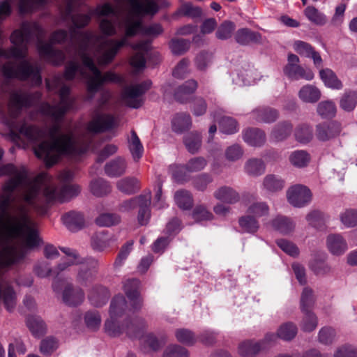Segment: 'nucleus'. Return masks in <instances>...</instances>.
<instances>
[{"label": "nucleus", "instance_id": "1", "mask_svg": "<svg viewBox=\"0 0 357 357\" xmlns=\"http://www.w3.org/2000/svg\"><path fill=\"white\" fill-rule=\"evenodd\" d=\"M40 98L41 93L38 91L13 93L8 106V114L0 107L1 122L9 128L10 134L14 139L22 135L33 143L36 156L43 159L47 167H52L61 157L78 159L89 150L91 142L81 144L75 139L72 133H61L60 121L63 119L56 120L50 116L54 123L47 131L50 141L45 139L46 132L43 129L25 122L19 123L17 121L23 107H31Z\"/></svg>", "mask_w": 357, "mask_h": 357}, {"label": "nucleus", "instance_id": "2", "mask_svg": "<svg viewBox=\"0 0 357 357\" xmlns=\"http://www.w3.org/2000/svg\"><path fill=\"white\" fill-rule=\"evenodd\" d=\"M74 177L69 170L61 172L58 177L59 186L52 183L51 177L46 172H41L33 179L29 191L26 195V202L39 214L44 215L49 204L57 201L63 203L77 197L81 191L76 184H70Z\"/></svg>", "mask_w": 357, "mask_h": 357}, {"label": "nucleus", "instance_id": "3", "mask_svg": "<svg viewBox=\"0 0 357 357\" xmlns=\"http://www.w3.org/2000/svg\"><path fill=\"white\" fill-rule=\"evenodd\" d=\"M1 175H12L3 186V195L0 197V245L6 246V250H12L13 248L8 245L9 241L20 235L22 231V225L15 218H12L8 209L13 201L14 190L22 187L24 189L23 198L25 202L31 206L26 200V195L33 180L29 178L26 170L19 169L13 164H7L0 168Z\"/></svg>", "mask_w": 357, "mask_h": 357}, {"label": "nucleus", "instance_id": "4", "mask_svg": "<svg viewBox=\"0 0 357 357\" xmlns=\"http://www.w3.org/2000/svg\"><path fill=\"white\" fill-rule=\"evenodd\" d=\"M38 31L37 26L25 22L21 30H14L10 37L13 46L7 50L0 48V56L5 59H17L21 60L17 65L13 62H6L1 67V73L6 79H17L21 81L31 80L32 84L39 86L42 84L40 68L38 65H33L26 58V48L20 47L19 45H24L29 39L33 31Z\"/></svg>", "mask_w": 357, "mask_h": 357}, {"label": "nucleus", "instance_id": "5", "mask_svg": "<svg viewBox=\"0 0 357 357\" xmlns=\"http://www.w3.org/2000/svg\"><path fill=\"white\" fill-rule=\"evenodd\" d=\"M128 310L126 298L121 294L114 296L109 306V319L105 323L106 333L112 337L119 336L125 333L130 338H141L147 328L146 320L142 317H137L132 321L128 319L121 324L119 319L123 317Z\"/></svg>", "mask_w": 357, "mask_h": 357}, {"label": "nucleus", "instance_id": "6", "mask_svg": "<svg viewBox=\"0 0 357 357\" xmlns=\"http://www.w3.org/2000/svg\"><path fill=\"white\" fill-rule=\"evenodd\" d=\"M25 22L29 23L31 25L34 24L37 26L39 29V31L38 32L34 30L31 31L29 40L24 45H19L18 46L20 47H26L27 54L29 44L31 41L36 40L38 42V50L40 56L47 62L53 64L54 66L62 65L66 59V55L62 50L54 48L52 43L63 44L68 38H70V40L71 30L73 29H75V31L78 33H82V31H77V29L78 28H76L75 26L70 29V33H68L66 30L64 29H59L52 33L50 37L51 43H45L42 42V40L45 36V31L38 22L24 21L21 24L20 28L17 29V30H21L22 24ZM73 25L74 24H73ZM77 46V45H76L75 43L74 45L72 46L70 40L69 41L70 48H75Z\"/></svg>", "mask_w": 357, "mask_h": 357}, {"label": "nucleus", "instance_id": "7", "mask_svg": "<svg viewBox=\"0 0 357 357\" xmlns=\"http://www.w3.org/2000/svg\"><path fill=\"white\" fill-rule=\"evenodd\" d=\"M142 29L141 20H133L130 17L126 19L124 37L120 40L107 39L98 45L96 53L99 64L108 65L112 63L119 50L128 45V38L136 36L139 31H142Z\"/></svg>", "mask_w": 357, "mask_h": 357}, {"label": "nucleus", "instance_id": "8", "mask_svg": "<svg viewBox=\"0 0 357 357\" xmlns=\"http://www.w3.org/2000/svg\"><path fill=\"white\" fill-rule=\"evenodd\" d=\"M78 0H67L65 8V15L70 18L72 23L76 28H84L91 21L93 15L109 16L110 15L116 16L117 12L115 8L109 3H105L98 5L96 9L90 10L87 14H73Z\"/></svg>", "mask_w": 357, "mask_h": 357}, {"label": "nucleus", "instance_id": "9", "mask_svg": "<svg viewBox=\"0 0 357 357\" xmlns=\"http://www.w3.org/2000/svg\"><path fill=\"white\" fill-rule=\"evenodd\" d=\"M77 36V46L75 47L78 56L81 58L83 65L91 70L95 66L93 58L89 55L91 47L98 45L100 41V36L93 31H83L78 33L75 29L71 30V45H74V40Z\"/></svg>", "mask_w": 357, "mask_h": 357}, {"label": "nucleus", "instance_id": "10", "mask_svg": "<svg viewBox=\"0 0 357 357\" xmlns=\"http://www.w3.org/2000/svg\"><path fill=\"white\" fill-rule=\"evenodd\" d=\"M70 88L63 85L59 91L60 102L52 105L48 102H43L39 107V112L46 116H53L56 120L63 118L66 113L73 108L74 100L70 97Z\"/></svg>", "mask_w": 357, "mask_h": 357}, {"label": "nucleus", "instance_id": "11", "mask_svg": "<svg viewBox=\"0 0 357 357\" xmlns=\"http://www.w3.org/2000/svg\"><path fill=\"white\" fill-rule=\"evenodd\" d=\"M151 80H145L139 84L126 86L121 93L123 102L129 107L138 109L144 103L143 95L151 88Z\"/></svg>", "mask_w": 357, "mask_h": 357}, {"label": "nucleus", "instance_id": "12", "mask_svg": "<svg viewBox=\"0 0 357 357\" xmlns=\"http://www.w3.org/2000/svg\"><path fill=\"white\" fill-rule=\"evenodd\" d=\"M299 57L292 53L287 56V63L283 68L284 75L291 80L301 79L310 81L314 78L313 72L309 68H304L299 65Z\"/></svg>", "mask_w": 357, "mask_h": 357}, {"label": "nucleus", "instance_id": "13", "mask_svg": "<svg viewBox=\"0 0 357 357\" xmlns=\"http://www.w3.org/2000/svg\"><path fill=\"white\" fill-rule=\"evenodd\" d=\"M75 264L80 265L76 277L77 282L86 286L95 280L99 266L98 259L89 257L82 259L81 261H77Z\"/></svg>", "mask_w": 357, "mask_h": 357}, {"label": "nucleus", "instance_id": "14", "mask_svg": "<svg viewBox=\"0 0 357 357\" xmlns=\"http://www.w3.org/2000/svg\"><path fill=\"white\" fill-rule=\"evenodd\" d=\"M116 126V119L113 115L98 112L87 123L86 130L89 132L98 134L110 130Z\"/></svg>", "mask_w": 357, "mask_h": 357}, {"label": "nucleus", "instance_id": "15", "mask_svg": "<svg viewBox=\"0 0 357 357\" xmlns=\"http://www.w3.org/2000/svg\"><path fill=\"white\" fill-rule=\"evenodd\" d=\"M287 197L288 202L293 206L301 208L310 202L312 193L306 186L296 185L288 190Z\"/></svg>", "mask_w": 357, "mask_h": 357}, {"label": "nucleus", "instance_id": "16", "mask_svg": "<svg viewBox=\"0 0 357 357\" xmlns=\"http://www.w3.org/2000/svg\"><path fill=\"white\" fill-rule=\"evenodd\" d=\"M341 132V123L335 121L318 123L315 128L316 138L322 142L330 141L338 137Z\"/></svg>", "mask_w": 357, "mask_h": 357}, {"label": "nucleus", "instance_id": "17", "mask_svg": "<svg viewBox=\"0 0 357 357\" xmlns=\"http://www.w3.org/2000/svg\"><path fill=\"white\" fill-rule=\"evenodd\" d=\"M234 38L236 42L242 45L248 46L251 43L264 45L266 39L257 31H254L248 28H241L236 31Z\"/></svg>", "mask_w": 357, "mask_h": 357}, {"label": "nucleus", "instance_id": "18", "mask_svg": "<svg viewBox=\"0 0 357 357\" xmlns=\"http://www.w3.org/2000/svg\"><path fill=\"white\" fill-rule=\"evenodd\" d=\"M132 14L137 17H144L147 15H154L158 11V6L153 1L128 0Z\"/></svg>", "mask_w": 357, "mask_h": 357}, {"label": "nucleus", "instance_id": "19", "mask_svg": "<svg viewBox=\"0 0 357 357\" xmlns=\"http://www.w3.org/2000/svg\"><path fill=\"white\" fill-rule=\"evenodd\" d=\"M84 299V291L79 287H75L73 284L66 285L62 293L63 302L71 307L80 305Z\"/></svg>", "mask_w": 357, "mask_h": 357}, {"label": "nucleus", "instance_id": "20", "mask_svg": "<svg viewBox=\"0 0 357 357\" xmlns=\"http://www.w3.org/2000/svg\"><path fill=\"white\" fill-rule=\"evenodd\" d=\"M61 220L63 225L72 232L81 230L85 225L83 213L77 211H70L64 213L61 217Z\"/></svg>", "mask_w": 357, "mask_h": 357}, {"label": "nucleus", "instance_id": "21", "mask_svg": "<svg viewBox=\"0 0 357 357\" xmlns=\"http://www.w3.org/2000/svg\"><path fill=\"white\" fill-rule=\"evenodd\" d=\"M242 135L244 142L251 146L261 147L266 141L265 132L258 128H248L243 131Z\"/></svg>", "mask_w": 357, "mask_h": 357}, {"label": "nucleus", "instance_id": "22", "mask_svg": "<svg viewBox=\"0 0 357 357\" xmlns=\"http://www.w3.org/2000/svg\"><path fill=\"white\" fill-rule=\"evenodd\" d=\"M214 197L224 203L234 204L239 202L240 195L233 188L227 185L218 188L213 193Z\"/></svg>", "mask_w": 357, "mask_h": 357}, {"label": "nucleus", "instance_id": "23", "mask_svg": "<svg viewBox=\"0 0 357 357\" xmlns=\"http://www.w3.org/2000/svg\"><path fill=\"white\" fill-rule=\"evenodd\" d=\"M292 130L293 126L289 121H280L273 128L270 139L276 142L284 141L291 135Z\"/></svg>", "mask_w": 357, "mask_h": 357}, {"label": "nucleus", "instance_id": "24", "mask_svg": "<svg viewBox=\"0 0 357 357\" xmlns=\"http://www.w3.org/2000/svg\"><path fill=\"white\" fill-rule=\"evenodd\" d=\"M109 296L108 289L100 285L93 287L89 294V300L94 307H100L107 303Z\"/></svg>", "mask_w": 357, "mask_h": 357}, {"label": "nucleus", "instance_id": "25", "mask_svg": "<svg viewBox=\"0 0 357 357\" xmlns=\"http://www.w3.org/2000/svg\"><path fill=\"white\" fill-rule=\"evenodd\" d=\"M328 249L333 255H341L347 250V244L340 234H332L327 236Z\"/></svg>", "mask_w": 357, "mask_h": 357}, {"label": "nucleus", "instance_id": "26", "mask_svg": "<svg viewBox=\"0 0 357 357\" xmlns=\"http://www.w3.org/2000/svg\"><path fill=\"white\" fill-rule=\"evenodd\" d=\"M252 114L257 121L265 123H273L279 117L278 111L268 107L257 108L252 111Z\"/></svg>", "mask_w": 357, "mask_h": 357}, {"label": "nucleus", "instance_id": "27", "mask_svg": "<svg viewBox=\"0 0 357 357\" xmlns=\"http://www.w3.org/2000/svg\"><path fill=\"white\" fill-rule=\"evenodd\" d=\"M126 160L123 158L117 157L106 163L105 172L109 177H119L126 172Z\"/></svg>", "mask_w": 357, "mask_h": 357}, {"label": "nucleus", "instance_id": "28", "mask_svg": "<svg viewBox=\"0 0 357 357\" xmlns=\"http://www.w3.org/2000/svg\"><path fill=\"white\" fill-rule=\"evenodd\" d=\"M197 88V82L195 79H189L180 85L174 92V98L179 102L184 103L188 101L189 96Z\"/></svg>", "mask_w": 357, "mask_h": 357}, {"label": "nucleus", "instance_id": "29", "mask_svg": "<svg viewBox=\"0 0 357 357\" xmlns=\"http://www.w3.org/2000/svg\"><path fill=\"white\" fill-rule=\"evenodd\" d=\"M298 96L303 102L315 103L321 98V93L316 86L307 84L301 88Z\"/></svg>", "mask_w": 357, "mask_h": 357}, {"label": "nucleus", "instance_id": "30", "mask_svg": "<svg viewBox=\"0 0 357 357\" xmlns=\"http://www.w3.org/2000/svg\"><path fill=\"white\" fill-rule=\"evenodd\" d=\"M192 126V120L189 114L178 113L172 120V130L178 134L189 130Z\"/></svg>", "mask_w": 357, "mask_h": 357}, {"label": "nucleus", "instance_id": "31", "mask_svg": "<svg viewBox=\"0 0 357 357\" xmlns=\"http://www.w3.org/2000/svg\"><path fill=\"white\" fill-rule=\"evenodd\" d=\"M239 80L244 85H250L256 79V72L253 66L249 62H243L236 70Z\"/></svg>", "mask_w": 357, "mask_h": 357}, {"label": "nucleus", "instance_id": "32", "mask_svg": "<svg viewBox=\"0 0 357 357\" xmlns=\"http://www.w3.org/2000/svg\"><path fill=\"white\" fill-rule=\"evenodd\" d=\"M273 227L282 234H289L294 230L295 223L286 216L278 215L272 220Z\"/></svg>", "mask_w": 357, "mask_h": 357}, {"label": "nucleus", "instance_id": "33", "mask_svg": "<svg viewBox=\"0 0 357 357\" xmlns=\"http://www.w3.org/2000/svg\"><path fill=\"white\" fill-rule=\"evenodd\" d=\"M319 76L324 84L333 89H341L343 86L342 82L337 78L336 74L330 68L321 69Z\"/></svg>", "mask_w": 357, "mask_h": 357}, {"label": "nucleus", "instance_id": "34", "mask_svg": "<svg viewBox=\"0 0 357 357\" xmlns=\"http://www.w3.org/2000/svg\"><path fill=\"white\" fill-rule=\"evenodd\" d=\"M183 143L188 151L191 154H195L199 151L202 146V136L197 132H190L184 135Z\"/></svg>", "mask_w": 357, "mask_h": 357}, {"label": "nucleus", "instance_id": "35", "mask_svg": "<svg viewBox=\"0 0 357 357\" xmlns=\"http://www.w3.org/2000/svg\"><path fill=\"white\" fill-rule=\"evenodd\" d=\"M261 349V342L246 340L239 344L238 354L242 357H255Z\"/></svg>", "mask_w": 357, "mask_h": 357}, {"label": "nucleus", "instance_id": "36", "mask_svg": "<svg viewBox=\"0 0 357 357\" xmlns=\"http://www.w3.org/2000/svg\"><path fill=\"white\" fill-rule=\"evenodd\" d=\"M297 333V326L291 321L282 324L277 331L278 337L284 341H291L296 337Z\"/></svg>", "mask_w": 357, "mask_h": 357}, {"label": "nucleus", "instance_id": "37", "mask_svg": "<svg viewBox=\"0 0 357 357\" xmlns=\"http://www.w3.org/2000/svg\"><path fill=\"white\" fill-rule=\"evenodd\" d=\"M117 188L122 192L128 195L135 193L139 189V181L134 177H126L119 180Z\"/></svg>", "mask_w": 357, "mask_h": 357}, {"label": "nucleus", "instance_id": "38", "mask_svg": "<svg viewBox=\"0 0 357 357\" xmlns=\"http://www.w3.org/2000/svg\"><path fill=\"white\" fill-rule=\"evenodd\" d=\"M45 0H19L18 10L20 15L31 13L45 6Z\"/></svg>", "mask_w": 357, "mask_h": 357}, {"label": "nucleus", "instance_id": "39", "mask_svg": "<svg viewBox=\"0 0 357 357\" xmlns=\"http://www.w3.org/2000/svg\"><path fill=\"white\" fill-rule=\"evenodd\" d=\"M174 200L177 206L183 210L190 209L193 204L192 194L186 190L176 191L174 195Z\"/></svg>", "mask_w": 357, "mask_h": 357}, {"label": "nucleus", "instance_id": "40", "mask_svg": "<svg viewBox=\"0 0 357 357\" xmlns=\"http://www.w3.org/2000/svg\"><path fill=\"white\" fill-rule=\"evenodd\" d=\"M90 188L92 194L96 197H102L111 192L109 183L102 178L92 181Z\"/></svg>", "mask_w": 357, "mask_h": 357}, {"label": "nucleus", "instance_id": "41", "mask_svg": "<svg viewBox=\"0 0 357 357\" xmlns=\"http://www.w3.org/2000/svg\"><path fill=\"white\" fill-rule=\"evenodd\" d=\"M306 220L312 227L322 230L326 226V216L323 212L314 210L306 215Z\"/></svg>", "mask_w": 357, "mask_h": 357}, {"label": "nucleus", "instance_id": "42", "mask_svg": "<svg viewBox=\"0 0 357 357\" xmlns=\"http://www.w3.org/2000/svg\"><path fill=\"white\" fill-rule=\"evenodd\" d=\"M26 325L35 336L43 335L46 332V324L39 317H29L26 319Z\"/></svg>", "mask_w": 357, "mask_h": 357}, {"label": "nucleus", "instance_id": "43", "mask_svg": "<svg viewBox=\"0 0 357 357\" xmlns=\"http://www.w3.org/2000/svg\"><path fill=\"white\" fill-rule=\"evenodd\" d=\"M289 161L291 164L298 168L306 167L310 160V155L303 150H298L293 151L289 155Z\"/></svg>", "mask_w": 357, "mask_h": 357}, {"label": "nucleus", "instance_id": "44", "mask_svg": "<svg viewBox=\"0 0 357 357\" xmlns=\"http://www.w3.org/2000/svg\"><path fill=\"white\" fill-rule=\"evenodd\" d=\"M245 171L251 176H259L265 172V165L261 159L251 158L245 164Z\"/></svg>", "mask_w": 357, "mask_h": 357}, {"label": "nucleus", "instance_id": "45", "mask_svg": "<svg viewBox=\"0 0 357 357\" xmlns=\"http://www.w3.org/2000/svg\"><path fill=\"white\" fill-rule=\"evenodd\" d=\"M263 185L266 190L274 192L284 188V181L278 176L268 174L264 178Z\"/></svg>", "mask_w": 357, "mask_h": 357}, {"label": "nucleus", "instance_id": "46", "mask_svg": "<svg viewBox=\"0 0 357 357\" xmlns=\"http://www.w3.org/2000/svg\"><path fill=\"white\" fill-rule=\"evenodd\" d=\"M304 14L312 23L322 26L327 22L326 15L312 6H309L304 10Z\"/></svg>", "mask_w": 357, "mask_h": 357}, {"label": "nucleus", "instance_id": "47", "mask_svg": "<svg viewBox=\"0 0 357 357\" xmlns=\"http://www.w3.org/2000/svg\"><path fill=\"white\" fill-rule=\"evenodd\" d=\"M128 142L132 158L134 160L137 161L143 155L144 148L136 132L133 130L131 131V137Z\"/></svg>", "mask_w": 357, "mask_h": 357}, {"label": "nucleus", "instance_id": "48", "mask_svg": "<svg viewBox=\"0 0 357 357\" xmlns=\"http://www.w3.org/2000/svg\"><path fill=\"white\" fill-rule=\"evenodd\" d=\"M295 137L300 143L310 142L313 138L312 128L306 123L298 125L295 130Z\"/></svg>", "mask_w": 357, "mask_h": 357}, {"label": "nucleus", "instance_id": "49", "mask_svg": "<svg viewBox=\"0 0 357 357\" xmlns=\"http://www.w3.org/2000/svg\"><path fill=\"white\" fill-rule=\"evenodd\" d=\"M357 105V91H346L342 96L340 101V107L347 112L354 109Z\"/></svg>", "mask_w": 357, "mask_h": 357}, {"label": "nucleus", "instance_id": "50", "mask_svg": "<svg viewBox=\"0 0 357 357\" xmlns=\"http://www.w3.org/2000/svg\"><path fill=\"white\" fill-rule=\"evenodd\" d=\"M79 73L81 76L85 75V72L79 63L76 61H68L63 73V77L66 80H73L76 75Z\"/></svg>", "mask_w": 357, "mask_h": 357}, {"label": "nucleus", "instance_id": "51", "mask_svg": "<svg viewBox=\"0 0 357 357\" xmlns=\"http://www.w3.org/2000/svg\"><path fill=\"white\" fill-rule=\"evenodd\" d=\"M202 15V9L198 6H194L191 3L183 4L174 14V15H182L192 19L199 18Z\"/></svg>", "mask_w": 357, "mask_h": 357}, {"label": "nucleus", "instance_id": "52", "mask_svg": "<svg viewBox=\"0 0 357 357\" xmlns=\"http://www.w3.org/2000/svg\"><path fill=\"white\" fill-rule=\"evenodd\" d=\"M241 228L245 232L254 234L259 228V224L256 218L250 215L242 216L238 220Z\"/></svg>", "mask_w": 357, "mask_h": 357}, {"label": "nucleus", "instance_id": "53", "mask_svg": "<svg viewBox=\"0 0 357 357\" xmlns=\"http://www.w3.org/2000/svg\"><path fill=\"white\" fill-rule=\"evenodd\" d=\"M317 112L323 119L332 118L336 114V107L331 100L321 101L317 105Z\"/></svg>", "mask_w": 357, "mask_h": 357}, {"label": "nucleus", "instance_id": "54", "mask_svg": "<svg viewBox=\"0 0 357 357\" xmlns=\"http://www.w3.org/2000/svg\"><path fill=\"white\" fill-rule=\"evenodd\" d=\"M313 291L309 287H305L301 297V309L303 312H312L311 309L314 304Z\"/></svg>", "mask_w": 357, "mask_h": 357}, {"label": "nucleus", "instance_id": "55", "mask_svg": "<svg viewBox=\"0 0 357 357\" xmlns=\"http://www.w3.org/2000/svg\"><path fill=\"white\" fill-rule=\"evenodd\" d=\"M213 181V178L209 173H202L192 179V185L198 191H205L208 185Z\"/></svg>", "mask_w": 357, "mask_h": 357}, {"label": "nucleus", "instance_id": "56", "mask_svg": "<svg viewBox=\"0 0 357 357\" xmlns=\"http://www.w3.org/2000/svg\"><path fill=\"white\" fill-rule=\"evenodd\" d=\"M169 170L171 172L172 178L177 183H184L189 180V176L187 174L188 172L185 169V165H171L169 167Z\"/></svg>", "mask_w": 357, "mask_h": 357}, {"label": "nucleus", "instance_id": "57", "mask_svg": "<svg viewBox=\"0 0 357 357\" xmlns=\"http://www.w3.org/2000/svg\"><path fill=\"white\" fill-rule=\"evenodd\" d=\"M235 29L236 24L233 22L225 21L218 28L215 33L216 37L220 40L229 39L231 37Z\"/></svg>", "mask_w": 357, "mask_h": 357}, {"label": "nucleus", "instance_id": "58", "mask_svg": "<svg viewBox=\"0 0 357 357\" xmlns=\"http://www.w3.org/2000/svg\"><path fill=\"white\" fill-rule=\"evenodd\" d=\"M190 42L183 38H173L169 42V47L174 54L181 55L188 50Z\"/></svg>", "mask_w": 357, "mask_h": 357}, {"label": "nucleus", "instance_id": "59", "mask_svg": "<svg viewBox=\"0 0 357 357\" xmlns=\"http://www.w3.org/2000/svg\"><path fill=\"white\" fill-rule=\"evenodd\" d=\"M120 221L121 217L116 213H102L96 219V223L100 227H112Z\"/></svg>", "mask_w": 357, "mask_h": 357}, {"label": "nucleus", "instance_id": "60", "mask_svg": "<svg viewBox=\"0 0 357 357\" xmlns=\"http://www.w3.org/2000/svg\"><path fill=\"white\" fill-rule=\"evenodd\" d=\"M175 336L179 342L188 346L193 345L196 342V337L193 332L186 328L177 329Z\"/></svg>", "mask_w": 357, "mask_h": 357}, {"label": "nucleus", "instance_id": "61", "mask_svg": "<svg viewBox=\"0 0 357 357\" xmlns=\"http://www.w3.org/2000/svg\"><path fill=\"white\" fill-rule=\"evenodd\" d=\"M208 162L204 157H194L185 164V169L190 173L198 172L204 169Z\"/></svg>", "mask_w": 357, "mask_h": 357}, {"label": "nucleus", "instance_id": "62", "mask_svg": "<svg viewBox=\"0 0 357 357\" xmlns=\"http://www.w3.org/2000/svg\"><path fill=\"white\" fill-rule=\"evenodd\" d=\"M219 125L221 132L227 135L234 134L238 130L236 121L231 117H222L220 121Z\"/></svg>", "mask_w": 357, "mask_h": 357}, {"label": "nucleus", "instance_id": "63", "mask_svg": "<svg viewBox=\"0 0 357 357\" xmlns=\"http://www.w3.org/2000/svg\"><path fill=\"white\" fill-rule=\"evenodd\" d=\"M304 317L301 324V328L304 332L314 331L318 324L317 317L312 312H303Z\"/></svg>", "mask_w": 357, "mask_h": 357}, {"label": "nucleus", "instance_id": "64", "mask_svg": "<svg viewBox=\"0 0 357 357\" xmlns=\"http://www.w3.org/2000/svg\"><path fill=\"white\" fill-rule=\"evenodd\" d=\"M163 357H188V352L180 345L172 344L165 349Z\"/></svg>", "mask_w": 357, "mask_h": 357}]
</instances>
